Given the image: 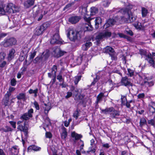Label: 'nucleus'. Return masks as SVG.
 Returning a JSON list of instances; mask_svg holds the SVG:
<instances>
[{
	"label": "nucleus",
	"instance_id": "obj_17",
	"mask_svg": "<svg viewBox=\"0 0 155 155\" xmlns=\"http://www.w3.org/2000/svg\"><path fill=\"white\" fill-rule=\"evenodd\" d=\"M143 79L144 80V84L146 86L151 87L154 85V82L152 81L149 82V81L150 79L147 77H144Z\"/></svg>",
	"mask_w": 155,
	"mask_h": 155
},
{
	"label": "nucleus",
	"instance_id": "obj_56",
	"mask_svg": "<svg viewBox=\"0 0 155 155\" xmlns=\"http://www.w3.org/2000/svg\"><path fill=\"white\" fill-rule=\"evenodd\" d=\"M84 96L81 94H80L78 95H77L76 96V98L77 100H82L84 98Z\"/></svg>",
	"mask_w": 155,
	"mask_h": 155
},
{
	"label": "nucleus",
	"instance_id": "obj_53",
	"mask_svg": "<svg viewBox=\"0 0 155 155\" xmlns=\"http://www.w3.org/2000/svg\"><path fill=\"white\" fill-rule=\"evenodd\" d=\"M45 122L46 123L47 126L51 125V122L50 120L47 117L45 120Z\"/></svg>",
	"mask_w": 155,
	"mask_h": 155
},
{
	"label": "nucleus",
	"instance_id": "obj_34",
	"mask_svg": "<svg viewBox=\"0 0 155 155\" xmlns=\"http://www.w3.org/2000/svg\"><path fill=\"white\" fill-rule=\"evenodd\" d=\"M141 13L142 17H146L148 13L147 9L144 7H141Z\"/></svg>",
	"mask_w": 155,
	"mask_h": 155
},
{
	"label": "nucleus",
	"instance_id": "obj_8",
	"mask_svg": "<svg viewBox=\"0 0 155 155\" xmlns=\"http://www.w3.org/2000/svg\"><path fill=\"white\" fill-rule=\"evenodd\" d=\"M104 53H108L111 56L112 59L116 60V58L114 56V49L110 46H107L103 49Z\"/></svg>",
	"mask_w": 155,
	"mask_h": 155
},
{
	"label": "nucleus",
	"instance_id": "obj_64",
	"mask_svg": "<svg viewBox=\"0 0 155 155\" xmlns=\"http://www.w3.org/2000/svg\"><path fill=\"white\" fill-rule=\"evenodd\" d=\"M25 59V56L22 54H20L19 56V59L20 61H23Z\"/></svg>",
	"mask_w": 155,
	"mask_h": 155
},
{
	"label": "nucleus",
	"instance_id": "obj_3",
	"mask_svg": "<svg viewBox=\"0 0 155 155\" xmlns=\"http://www.w3.org/2000/svg\"><path fill=\"white\" fill-rule=\"evenodd\" d=\"M16 42V40L15 38H11L5 39L2 43L4 47H7L15 45Z\"/></svg>",
	"mask_w": 155,
	"mask_h": 155
},
{
	"label": "nucleus",
	"instance_id": "obj_35",
	"mask_svg": "<svg viewBox=\"0 0 155 155\" xmlns=\"http://www.w3.org/2000/svg\"><path fill=\"white\" fill-rule=\"evenodd\" d=\"M98 9L97 8L95 7H92L91 8V15H94L97 13L98 12Z\"/></svg>",
	"mask_w": 155,
	"mask_h": 155
},
{
	"label": "nucleus",
	"instance_id": "obj_50",
	"mask_svg": "<svg viewBox=\"0 0 155 155\" xmlns=\"http://www.w3.org/2000/svg\"><path fill=\"white\" fill-rule=\"evenodd\" d=\"M121 119L124 123H129L130 122L129 119L128 118H127L125 117H122Z\"/></svg>",
	"mask_w": 155,
	"mask_h": 155
},
{
	"label": "nucleus",
	"instance_id": "obj_5",
	"mask_svg": "<svg viewBox=\"0 0 155 155\" xmlns=\"http://www.w3.org/2000/svg\"><path fill=\"white\" fill-rule=\"evenodd\" d=\"M33 112V109L32 108H31L28 110V112L22 114L20 117V119L26 121V120H27L29 119L30 118L32 117Z\"/></svg>",
	"mask_w": 155,
	"mask_h": 155
},
{
	"label": "nucleus",
	"instance_id": "obj_52",
	"mask_svg": "<svg viewBox=\"0 0 155 155\" xmlns=\"http://www.w3.org/2000/svg\"><path fill=\"white\" fill-rule=\"evenodd\" d=\"M57 79L59 80V82L64 81L62 75L60 74L57 76Z\"/></svg>",
	"mask_w": 155,
	"mask_h": 155
},
{
	"label": "nucleus",
	"instance_id": "obj_60",
	"mask_svg": "<svg viewBox=\"0 0 155 155\" xmlns=\"http://www.w3.org/2000/svg\"><path fill=\"white\" fill-rule=\"evenodd\" d=\"M0 14L4 15L5 14V11L2 6L0 5Z\"/></svg>",
	"mask_w": 155,
	"mask_h": 155
},
{
	"label": "nucleus",
	"instance_id": "obj_57",
	"mask_svg": "<svg viewBox=\"0 0 155 155\" xmlns=\"http://www.w3.org/2000/svg\"><path fill=\"white\" fill-rule=\"evenodd\" d=\"M140 54L141 55H145L146 57V55L147 54L146 51L145 50H141L140 51Z\"/></svg>",
	"mask_w": 155,
	"mask_h": 155
},
{
	"label": "nucleus",
	"instance_id": "obj_39",
	"mask_svg": "<svg viewBox=\"0 0 155 155\" xmlns=\"http://www.w3.org/2000/svg\"><path fill=\"white\" fill-rule=\"evenodd\" d=\"M67 135V133L66 130V128L64 127L62 133L61 134V138L62 139H65Z\"/></svg>",
	"mask_w": 155,
	"mask_h": 155
},
{
	"label": "nucleus",
	"instance_id": "obj_38",
	"mask_svg": "<svg viewBox=\"0 0 155 155\" xmlns=\"http://www.w3.org/2000/svg\"><path fill=\"white\" fill-rule=\"evenodd\" d=\"M40 148L37 147L35 145H33L29 146L28 148V151L30 150H33L34 151H37L39 150Z\"/></svg>",
	"mask_w": 155,
	"mask_h": 155
},
{
	"label": "nucleus",
	"instance_id": "obj_62",
	"mask_svg": "<svg viewBox=\"0 0 155 155\" xmlns=\"http://www.w3.org/2000/svg\"><path fill=\"white\" fill-rule=\"evenodd\" d=\"M9 123L14 128H15L16 127L15 122L13 121H10Z\"/></svg>",
	"mask_w": 155,
	"mask_h": 155
},
{
	"label": "nucleus",
	"instance_id": "obj_43",
	"mask_svg": "<svg viewBox=\"0 0 155 155\" xmlns=\"http://www.w3.org/2000/svg\"><path fill=\"white\" fill-rule=\"evenodd\" d=\"M81 76H78L75 77L74 78V83L76 85L78 84L79 81L81 79Z\"/></svg>",
	"mask_w": 155,
	"mask_h": 155
},
{
	"label": "nucleus",
	"instance_id": "obj_27",
	"mask_svg": "<svg viewBox=\"0 0 155 155\" xmlns=\"http://www.w3.org/2000/svg\"><path fill=\"white\" fill-rule=\"evenodd\" d=\"M71 136L72 137L74 138L75 140H78L82 137L81 135L76 133L75 132L71 133Z\"/></svg>",
	"mask_w": 155,
	"mask_h": 155
},
{
	"label": "nucleus",
	"instance_id": "obj_51",
	"mask_svg": "<svg viewBox=\"0 0 155 155\" xmlns=\"http://www.w3.org/2000/svg\"><path fill=\"white\" fill-rule=\"evenodd\" d=\"M145 96V95L144 93L139 94L137 96L138 98L141 99H143L144 98Z\"/></svg>",
	"mask_w": 155,
	"mask_h": 155
},
{
	"label": "nucleus",
	"instance_id": "obj_41",
	"mask_svg": "<svg viewBox=\"0 0 155 155\" xmlns=\"http://www.w3.org/2000/svg\"><path fill=\"white\" fill-rule=\"evenodd\" d=\"M80 110H78V109L75 110L73 113V116L74 118H75L76 120H77L79 116V112Z\"/></svg>",
	"mask_w": 155,
	"mask_h": 155
},
{
	"label": "nucleus",
	"instance_id": "obj_42",
	"mask_svg": "<svg viewBox=\"0 0 155 155\" xmlns=\"http://www.w3.org/2000/svg\"><path fill=\"white\" fill-rule=\"evenodd\" d=\"M100 76L97 75L96 77L94 78L93 81L91 83V85H94L97 81L100 79Z\"/></svg>",
	"mask_w": 155,
	"mask_h": 155
},
{
	"label": "nucleus",
	"instance_id": "obj_25",
	"mask_svg": "<svg viewBox=\"0 0 155 155\" xmlns=\"http://www.w3.org/2000/svg\"><path fill=\"white\" fill-rule=\"evenodd\" d=\"M79 12L82 15H87V8L86 7L83 6L80 7L79 8Z\"/></svg>",
	"mask_w": 155,
	"mask_h": 155
},
{
	"label": "nucleus",
	"instance_id": "obj_54",
	"mask_svg": "<svg viewBox=\"0 0 155 155\" xmlns=\"http://www.w3.org/2000/svg\"><path fill=\"white\" fill-rule=\"evenodd\" d=\"M16 84V81L14 78H13L11 81V84L12 86H15Z\"/></svg>",
	"mask_w": 155,
	"mask_h": 155
},
{
	"label": "nucleus",
	"instance_id": "obj_26",
	"mask_svg": "<svg viewBox=\"0 0 155 155\" xmlns=\"http://www.w3.org/2000/svg\"><path fill=\"white\" fill-rule=\"evenodd\" d=\"M104 38L101 33H99L96 37V43L97 45L101 43V41H102V40Z\"/></svg>",
	"mask_w": 155,
	"mask_h": 155
},
{
	"label": "nucleus",
	"instance_id": "obj_6",
	"mask_svg": "<svg viewBox=\"0 0 155 155\" xmlns=\"http://www.w3.org/2000/svg\"><path fill=\"white\" fill-rule=\"evenodd\" d=\"M84 18V20L87 22V23L85 24L84 27L85 31H91L93 30V28L91 24L90 21L91 19L90 17H87L85 16Z\"/></svg>",
	"mask_w": 155,
	"mask_h": 155
},
{
	"label": "nucleus",
	"instance_id": "obj_32",
	"mask_svg": "<svg viewBox=\"0 0 155 155\" xmlns=\"http://www.w3.org/2000/svg\"><path fill=\"white\" fill-rule=\"evenodd\" d=\"M43 60H44L43 57L41 54L40 53L39 55L34 59L33 62L34 63H36L38 62L42 61Z\"/></svg>",
	"mask_w": 155,
	"mask_h": 155
},
{
	"label": "nucleus",
	"instance_id": "obj_55",
	"mask_svg": "<svg viewBox=\"0 0 155 155\" xmlns=\"http://www.w3.org/2000/svg\"><path fill=\"white\" fill-rule=\"evenodd\" d=\"M36 51H34L32 53H31L30 57V59L32 60L35 57L36 54Z\"/></svg>",
	"mask_w": 155,
	"mask_h": 155
},
{
	"label": "nucleus",
	"instance_id": "obj_11",
	"mask_svg": "<svg viewBox=\"0 0 155 155\" xmlns=\"http://www.w3.org/2000/svg\"><path fill=\"white\" fill-rule=\"evenodd\" d=\"M8 5L7 6L5 9V12H7L9 13H15L19 11L18 9L15 7V6H12L11 8L10 7L9 5Z\"/></svg>",
	"mask_w": 155,
	"mask_h": 155
},
{
	"label": "nucleus",
	"instance_id": "obj_31",
	"mask_svg": "<svg viewBox=\"0 0 155 155\" xmlns=\"http://www.w3.org/2000/svg\"><path fill=\"white\" fill-rule=\"evenodd\" d=\"M121 38H123L127 39L128 41H131L132 40V38L128 36H127L123 33H119L117 34Z\"/></svg>",
	"mask_w": 155,
	"mask_h": 155
},
{
	"label": "nucleus",
	"instance_id": "obj_12",
	"mask_svg": "<svg viewBox=\"0 0 155 155\" xmlns=\"http://www.w3.org/2000/svg\"><path fill=\"white\" fill-rule=\"evenodd\" d=\"M60 38L59 34L55 33L51 39L50 43L51 44H58L60 41Z\"/></svg>",
	"mask_w": 155,
	"mask_h": 155
},
{
	"label": "nucleus",
	"instance_id": "obj_61",
	"mask_svg": "<svg viewBox=\"0 0 155 155\" xmlns=\"http://www.w3.org/2000/svg\"><path fill=\"white\" fill-rule=\"evenodd\" d=\"M72 93L71 92H68L67 93V95L65 97V98L68 99L71 97L72 95Z\"/></svg>",
	"mask_w": 155,
	"mask_h": 155
},
{
	"label": "nucleus",
	"instance_id": "obj_46",
	"mask_svg": "<svg viewBox=\"0 0 155 155\" xmlns=\"http://www.w3.org/2000/svg\"><path fill=\"white\" fill-rule=\"evenodd\" d=\"M9 101V98L6 97H5L3 100V102L4 103V104L5 106H6L8 105Z\"/></svg>",
	"mask_w": 155,
	"mask_h": 155
},
{
	"label": "nucleus",
	"instance_id": "obj_9",
	"mask_svg": "<svg viewBox=\"0 0 155 155\" xmlns=\"http://www.w3.org/2000/svg\"><path fill=\"white\" fill-rule=\"evenodd\" d=\"M130 79L128 78L127 77H122L121 80V83L122 85L127 87L133 86V84L130 81Z\"/></svg>",
	"mask_w": 155,
	"mask_h": 155
},
{
	"label": "nucleus",
	"instance_id": "obj_28",
	"mask_svg": "<svg viewBox=\"0 0 155 155\" xmlns=\"http://www.w3.org/2000/svg\"><path fill=\"white\" fill-rule=\"evenodd\" d=\"M0 130L2 132H11L13 130V129L10 127L6 126L4 127L1 128Z\"/></svg>",
	"mask_w": 155,
	"mask_h": 155
},
{
	"label": "nucleus",
	"instance_id": "obj_59",
	"mask_svg": "<svg viewBox=\"0 0 155 155\" xmlns=\"http://www.w3.org/2000/svg\"><path fill=\"white\" fill-rule=\"evenodd\" d=\"M45 136L46 138H50L52 137V135L50 132H46L45 133Z\"/></svg>",
	"mask_w": 155,
	"mask_h": 155
},
{
	"label": "nucleus",
	"instance_id": "obj_44",
	"mask_svg": "<svg viewBox=\"0 0 155 155\" xmlns=\"http://www.w3.org/2000/svg\"><path fill=\"white\" fill-rule=\"evenodd\" d=\"M128 10L127 8H122L120 9L118 12L121 13L122 14H125L126 13H128Z\"/></svg>",
	"mask_w": 155,
	"mask_h": 155
},
{
	"label": "nucleus",
	"instance_id": "obj_16",
	"mask_svg": "<svg viewBox=\"0 0 155 155\" xmlns=\"http://www.w3.org/2000/svg\"><path fill=\"white\" fill-rule=\"evenodd\" d=\"M15 53V50L13 48L11 49L9 51L7 57V59L8 61H10L14 58Z\"/></svg>",
	"mask_w": 155,
	"mask_h": 155
},
{
	"label": "nucleus",
	"instance_id": "obj_24",
	"mask_svg": "<svg viewBox=\"0 0 155 155\" xmlns=\"http://www.w3.org/2000/svg\"><path fill=\"white\" fill-rule=\"evenodd\" d=\"M16 97L18 100H22L24 101H25L26 99L25 93H19L17 96Z\"/></svg>",
	"mask_w": 155,
	"mask_h": 155
},
{
	"label": "nucleus",
	"instance_id": "obj_48",
	"mask_svg": "<svg viewBox=\"0 0 155 155\" xmlns=\"http://www.w3.org/2000/svg\"><path fill=\"white\" fill-rule=\"evenodd\" d=\"M128 74V75H129L130 77H131L133 76L134 74V71L131 70L129 68H128L127 69Z\"/></svg>",
	"mask_w": 155,
	"mask_h": 155
},
{
	"label": "nucleus",
	"instance_id": "obj_20",
	"mask_svg": "<svg viewBox=\"0 0 155 155\" xmlns=\"http://www.w3.org/2000/svg\"><path fill=\"white\" fill-rule=\"evenodd\" d=\"M116 21L113 19H110L104 25V27L105 28H107L110 26H111L115 24Z\"/></svg>",
	"mask_w": 155,
	"mask_h": 155
},
{
	"label": "nucleus",
	"instance_id": "obj_2",
	"mask_svg": "<svg viewBox=\"0 0 155 155\" xmlns=\"http://www.w3.org/2000/svg\"><path fill=\"white\" fill-rule=\"evenodd\" d=\"M49 26V24L48 22H45L40 26L37 27L35 29V35L39 36L42 34L43 31Z\"/></svg>",
	"mask_w": 155,
	"mask_h": 155
},
{
	"label": "nucleus",
	"instance_id": "obj_4",
	"mask_svg": "<svg viewBox=\"0 0 155 155\" xmlns=\"http://www.w3.org/2000/svg\"><path fill=\"white\" fill-rule=\"evenodd\" d=\"M78 32L73 29H69L67 34V37L71 41H74L77 39Z\"/></svg>",
	"mask_w": 155,
	"mask_h": 155
},
{
	"label": "nucleus",
	"instance_id": "obj_45",
	"mask_svg": "<svg viewBox=\"0 0 155 155\" xmlns=\"http://www.w3.org/2000/svg\"><path fill=\"white\" fill-rule=\"evenodd\" d=\"M45 105L46 106V107L45 108V114H47L49 111L50 110L51 107L49 106H47L46 104H45Z\"/></svg>",
	"mask_w": 155,
	"mask_h": 155
},
{
	"label": "nucleus",
	"instance_id": "obj_18",
	"mask_svg": "<svg viewBox=\"0 0 155 155\" xmlns=\"http://www.w3.org/2000/svg\"><path fill=\"white\" fill-rule=\"evenodd\" d=\"M104 96V93L103 92L100 93L97 96L96 100L95 102L96 107L98 106V104L100 103L102 100L103 97Z\"/></svg>",
	"mask_w": 155,
	"mask_h": 155
},
{
	"label": "nucleus",
	"instance_id": "obj_21",
	"mask_svg": "<svg viewBox=\"0 0 155 155\" xmlns=\"http://www.w3.org/2000/svg\"><path fill=\"white\" fill-rule=\"evenodd\" d=\"M35 0H28L24 3V5L25 7L27 8L33 5L34 4L35 1Z\"/></svg>",
	"mask_w": 155,
	"mask_h": 155
},
{
	"label": "nucleus",
	"instance_id": "obj_1",
	"mask_svg": "<svg viewBox=\"0 0 155 155\" xmlns=\"http://www.w3.org/2000/svg\"><path fill=\"white\" fill-rule=\"evenodd\" d=\"M101 113L105 114H110V117L113 118H115L116 116H118L120 115L119 112L115 110L113 107H107L104 109H102L101 108Z\"/></svg>",
	"mask_w": 155,
	"mask_h": 155
},
{
	"label": "nucleus",
	"instance_id": "obj_33",
	"mask_svg": "<svg viewBox=\"0 0 155 155\" xmlns=\"http://www.w3.org/2000/svg\"><path fill=\"white\" fill-rule=\"evenodd\" d=\"M91 45L92 43L91 42L87 41L85 44L83 45L82 49L83 50H87Z\"/></svg>",
	"mask_w": 155,
	"mask_h": 155
},
{
	"label": "nucleus",
	"instance_id": "obj_15",
	"mask_svg": "<svg viewBox=\"0 0 155 155\" xmlns=\"http://www.w3.org/2000/svg\"><path fill=\"white\" fill-rule=\"evenodd\" d=\"M148 108L150 114L152 115L155 113V103L153 102H150L149 104Z\"/></svg>",
	"mask_w": 155,
	"mask_h": 155
},
{
	"label": "nucleus",
	"instance_id": "obj_7",
	"mask_svg": "<svg viewBox=\"0 0 155 155\" xmlns=\"http://www.w3.org/2000/svg\"><path fill=\"white\" fill-rule=\"evenodd\" d=\"M154 56H155V53L152 52V54L150 53L146 55V58L149 63L153 67H155L154 60L155 58L154 57Z\"/></svg>",
	"mask_w": 155,
	"mask_h": 155
},
{
	"label": "nucleus",
	"instance_id": "obj_58",
	"mask_svg": "<svg viewBox=\"0 0 155 155\" xmlns=\"http://www.w3.org/2000/svg\"><path fill=\"white\" fill-rule=\"evenodd\" d=\"M147 122L149 124H150L151 125L153 126L154 125L155 121L153 119L148 120Z\"/></svg>",
	"mask_w": 155,
	"mask_h": 155
},
{
	"label": "nucleus",
	"instance_id": "obj_10",
	"mask_svg": "<svg viewBox=\"0 0 155 155\" xmlns=\"http://www.w3.org/2000/svg\"><path fill=\"white\" fill-rule=\"evenodd\" d=\"M26 121H25L23 124L18 125L17 127L18 129L21 131H23L25 134V136H27L28 134V126L27 125L25 124Z\"/></svg>",
	"mask_w": 155,
	"mask_h": 155
},
{
	"label": "nucleus",
	"instance_id": "obj_40",
	"mask_svg": "<svg viewBox=\"0 0 155 155\" xmlns=\"http://www.w3.org/2000/svg\"><path fill=\"white\" fill-rule=\"evenodd\" d=\"M124 32L126 34L129 35L131 36H132L134 34L132 31L128 28H127L125 30Z\"/></svg>",
	"mask_w": 155,
	"mask_h": 155
},
{
	"label": "nucleus",
	"instance_id": "obj_30",
	"mask_svg": "<svg viewBox=\"0 0 155 155\" xmlns=\"http://www.w3.org/2000/svg\"><path fill=\"white\" fill-rule=\"evenodd\" d=\"M43 57L44 60H46L48 58L49 56V52L48 50H46L42 53H41Z\"/></svg>",
	"mask_w": 155,
	"mask_h": 155
},
{
	"label": "nucleus",
	"instance_id": "obj_36",
	"mask_svg": "<svg viewBox=\"0 0 155 155\" xmlns=\"http://www.w3.org/2000/svg\"><path fill=\"white\" fill-rule=\"evenodd\" d=\"M147 124V120L144 117H142L140 119V126L141 127H142L143 126L146 124Z\"/></svg>",
	"mask_w": 155,
	"mask_h": 155
},
{
	"label": "nucleus",
	"instance_id": "obj_13",
	"mask_svg": "<svg viewBox=\"0 0 155 155\" xmlns=\"http://www.w3.org/2000/svg\"><path fill=\"white\" fill-rule=\"evenodd\" d=\"M51 72L48 73V77L51 78L52 76H56V73L57 71V67L56 65H54L51 69Z\"/></svg>",
	"mask_w": 155,
	"mask_h": 155
},
{
	"label": "nucleus",
	"instance_id": "obj_23",
	"mask_svg": "<svg viewBox=\"0 0 155 155\" xmlns=\"http://www.w3.org/2000/svg\"><path fill=\"white\" fill-rule=\"evenodd\" d=\"M95 22V28L97 29L99 27V25L101 23L102 19L101 18L97 17L96 18Z\"/></svg>",
	"mask_w": 155,
	"mask_h": 155
},
{
	"label": "nucleus",
	"instance_id": "obj_47",
	"mask_svg": "<svg viewBox=\"0 0 155 155\" xmlns=\"http://www.w3.org/2000/svg\"><path fill=\"white\" fill-rule=\"evenodd\" d=\"M65 53V52L60 50L58 52V54L56 56L55 55V56L57 58L63 56Z\"/></svg>",
	"mask_w": 155,
	"mask_h": 155
},
{
	"label": "nucleus",
	"instance_id": "obj_29",
	"mask_svg": "<svg viewBox=\"0 0 155 155\" xmlns=\"http://www.w3.org/2000/svg\"><path fill=\"white\" fill-rule=\"evenodd\" d=\"M101 33L102 37H103L104 38H107L110 37L111 35V32L108 31H104L102 32H101Z\"/></svg>",
	"mask_w": 155,
	"mask_h": 155
},
{
	"label": "nucleus",
	"instance_id": "obj_14",
	"mask_svg": "<svg viewBox=\"0 0 155 155\" xmlns=\"http://www.w3.org/2000/svg\"><path fill=\"white\" fill-rule=\"evenodd\" d=\"M81 18L79 16H72L70 17L68 19V21L72 24H75L78 22Z\"/></svg>",
	"mask_w": 155,
	"mask_h": 155
},
{
	"label": "nucleus",
	"instance_id": "obj_19",
	"mask_svg": "<svg viewBox=\"0 0 155 155\" xmlns=\"http://www.w3.org/2000/svg\"><path fill=\"white\" fill-rule=\"evenodd\" d=\"M19 148L17 146H14L12 147L11 150L12 155H18L19 153Z\"/></svg>",
	"mask_w": 155,
	"mask_h": 155
},
{
	"label": "nucleus",
	"instance_id": "obj_22",
	"mask_svg": "<svg viewBox=\"0 0 155 155\" xmlns=\"http://www.w3.org/2000/svg\"><path fill=\"white\" fill-rule=\"evenodd\" d=\"M127 17L126 22L127 23H131L133 22L136 20V18L134 17L131 14L127 13Z\"/></svg>",
	"mask_w": 155,
	"mask_h": 155
},
{
	"label": "nucleus",
	"instance_id": "obj_63",
	"mask_svg": "<svg viewBox=\"0 0 155 155\" xmlns=\"http://www.w3.org/2000/svg\"><path fill=\"white\" fill-rule=\"evenodd\" d=\"M105 82L106 83H107V82H108L109 83L110 85H111V84L112 85H113V82L111 79L107 78V79L105 80Z\"/></svg>",
	"mask_w": 155,
	"mask_h": 155
},
{
	"label": "nucleus",
	"instance_id": "obj_49",
	"mask_svg": "<svg viewBox=\"0 0 155 155\" xmlns=\"http://www.w3.org/2000/svg\"><path fill=\"white\" fill-rule=\"evenodd\" d=\"M33 104L37 110H38L40 109L39 106L37 102L35 101L33 103Z\"/></svg>",
	"mask_w": 155,
	"mask_h": 155
},
{
	"label": "nucleus",
	"instance_id": "obj_37",
	"mask_svg": "<svg viewBox=\"0 0 155 155\" xmlns=\"http://www.w3.org/2000/svg\"><path fill=\"white\" fill-rule=\"evenodd\" d=\"M38 91V89L36 88L35 90H33L32 89H30L28 91V93L29 94H32L33 93L34 94V97H36L37 96V93Z\"/></svg>",
	"mask_w": 155,
	"mask_h": 155
}]
</instances>
